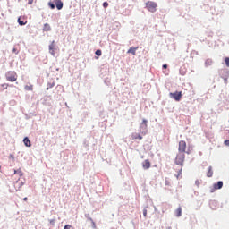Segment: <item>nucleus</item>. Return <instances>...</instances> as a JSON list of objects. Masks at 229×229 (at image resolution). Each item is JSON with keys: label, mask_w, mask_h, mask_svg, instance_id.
Returning a JSON list of instances; mask_svg holds the SVG:
<instances>
[{"label": "nucleus", "mask_w": 229, "mask_h": 229, "mask_svg": "<svg viewBox=\"0 0 229 229\" xmlns=\"http://www.w3.org/2000/svg\"><path fill=\"white\" fill-rule=\"evenodd\" d=\"M184 159H185L184 153L179 152V154H177V157H175V164L180 165L182 167ZM182 168L179 169V174H177L176 175L177 179L182 177Z\"/></svg>", "instance_id": "1"}, {"label": "nucleus", "mask_w": 229, "mask_h": 229, "mask_svg": "<svg viewBox=\"0 0 229 229\" xmlns=\"http://www.w3.org/2000/svg\"><path fill=\"white\" fill-rule=\"evenodd\" d=\"M6 81L10 82H15L17 81L18 75L15 72L9 71L5 73Z\"/></svg>", "instance_id": "2"}, {"label": "nucleus", "mask_w": 229, "mask_h": 229, "mask_svg": "<svg viewBox=\"0 0 229 229\" xmlns=\"http://www.w3.org/2000/svg\"><path fill=\"white\" fill-rule=\"evenodd\" d=\"M146 7L150 13H156L157 8V4L153 1H148L146 3Z\"/></svg>", "instance_id": "3"}, {"label": "nucleus", "mask_w": 229, "mask_h": 229, "mask_svg": "<svg viewBox=\"0 0 229 229\" xmlns=\"http://www.w3.org/2000/svg\"><path fill=\"white\" fill-rule=\"evenodd\" d=\"M169 97H170V98H172L175 101H181V99L182 98V91L170 92Z\"/></svg>", "instance_id": "4"}, {"label": "nucleus", "mask_w": 229, "mask_h": 229, "mask_svg": "<svg viewBox=\"0 0 229 229\" xmlns=\"http://www.w3.org/2000/svg\"><path fill=\"white\" fill-rule=\"evenodd\" d=\"M187 148V143L185 140L179 141V153H185Z\"/></svg>", "instance_id": "5"}, {"label": "nucleus", "mask_w": 229, "mask_h": 229, "mask_svg": "<svg viewBox=\"0 0 229 229\" xmlns=\"http://www.w3.org/2000/svg\"><path fill=\"white\" fill-rule=\"evenodd\" d=\"M55 51H56L55 41H52L51 44L49 45V53L52 55H55Z\"/></svg>", "instance_id": "6"}, {"label": "nucleus", "mask_w": 229, "mask_h": 229, "mask_svg": "<svg viewBox=\"0 0 229 229\" xmlns=\"http://www.w3.org/2000/svg\"><path fill=\"white\" fill-rule=\"evenodd\" d=\"M54 3L55 4V7L57 10H62L64 7V3L62 2V0H54Z\"/></svg>", "instance_id": "7"}, {"label": "nucleus", "mask_w": 229, "mask_h": 229, "mask_svg": "<svg viewBox=\"0 0 229 229\" xmlns=\"http://www.w3.org/2000/svg\"><path fill=\"white\" fill-rule=\"evenodd\" d=\"M224 186L223 181H218L216 183H214L213 187L215 191L221 190Z\"/></svg>", "instance_id": "8"}, {"label": "nucleus", "mask_w": 229, "mask_h": 229, "mask_svg": "<svg viewBox=\"0 0 229 229\" xmlns=\"http://www.w3.org/2000/svg\"><path fill=\"white\" fill-rule=\"evenodd\" d=\"M142 167L145 170L151 168V163L149 162V160H145L144 163H142Z\"/></svg>", "instance_id": "9"}, {"label": "nucleus", "mask_w": 229, "mask_h": 229, "mask_svg": "<svg viewBox=\"0 0 229 229\" xmlns=\"http://www.w3.org/2000/svg\"><path fill=\"white\" fill-rule=\"evenodd\" d=\"M24 17L18 18V24H20L21 26H25L27 24V21H24Z\"/></svg>", "instance_id": "10"}, {"label": "nucleus", "mask_w": 229, "mask_h": 229, "mask_svg": "<svg viewBox=\"0 0 229 229\" xmlns=\"http://www.w3.org/2000/svg\"><path fill=\"white\" fill-rule=\"evenodd\" d=\"M213 174H214L213 167H212V166H209V167H208V173H207V177H208V178H211V177H213Z\"/></svg>", "instance_id": "11"}, {"label": "nucleus", "mask_w": 229, "mask_h": 229, "mask_svg": "<svg viewBox=\"0 0 229 229\" xmlns=\"http://www.w3.org/2000/svg\"><path fill=\"white\" fill-rule=\"evenodd\" d=\"M131 138L132 140H142V136L140 133H132Z\"/></svg>", "instance_id": "12"}, {"label": "nucleus", "mask_w": 229, "mask_h": 229, "mask_svg": "<svg viewBox=\"0 0 229 229\" xmlns=\"http://www.w3.org/2000/svg\"><path fill=\"white\" fill-rule=\"evenodd\" d=\"M51 30H52L51 25H49V23H45L43 30L46 32H49L51 31Z\"/></svg>", "instance_id": "13"}, {"label": "nucleus", "mask_w": 229, "mask_h": 229, "mask_svg": "<svg viewBox=\"0 0 229 229\" xmlns=\"http://www.w3.org/2000/svg\"><path fill=\"white\" fill-rule=\"evenodd\" d=\"M23 142H24V144H25V146H26L27 148H30L31 143H30V140H29L28 137H25V138H24Z\"/></svg>", "instance_id": "14"}, {"label": "nucleus", "mask_w": 229, "mask_h": 229, "mask_svg": "<svg viewBox=\"0 0 229 229\" xmlns=\"http://www.w3.org/2000/svg\"><path fill=\"white\" fill-rule=\"evenodd\" d=\"M182 209L181 207L177 208V209H175V216L180 217L182 216Z\"/></svg>", "instance_id": "15"}, {"label": "nucleus", "mask_w": 229, "mask_h": 229, "mask_svg": "<svg viewBox=\"0 0 229 229\" xmlns=\"http://www.w3.org/2000/svg\"><path fill=\"white\" fill-rule=\"evenodd\" d=\"M137 49H139V47H131L129 50H128V54L131 53L133 55H136V51Z\"/></svg>", "instance_id": "16"}, {"label": "nucleus", "mask_w": 229, "mask_h": 229, "mask_svg": "<svg viewBox=\"0 0 229 229\" xmlns=\"http://www.w3.org/2000/svg\"><path fill=\"white\" fill-rule=\"evenodd\" d=\"M213 64V60L211 59H207L205 62L206 67L211 66Z\"/></svg>", "instance_id": "17"}, {"label": "nucleus", "mask_w": 229, "mask_h": 229, "mask_svg": "<svg viewBox=\"0 0 229 229\" xmlns=\"http://www.w3.org/2000/svg\"><path fill=\"white\" fill-rule=\"evenodd\" d=\"M26 91H32L33 90V85H26L25 86Z\"/></svg>", "instance_id": "18"}, {"label": "nucleus", "mask_w": 229, "mask_h": 229, "mask_svg": "<svg viewBox=\"0 0 229 229\" xmlns=\"http://www.w3.org/2000/svg\"><path fill=\"white\" fill-rule=\"evenodd\" d=\"M147 123L148 122L145 119H143L140 128H144L145 130H147V127H148Z\"/></svg>", "instance_id": "19"}, {"label": "nucleus", "mask_w": 229, "mask_h": 229, "mask_svg": "<svg viewBox=\"0 0 229 229\" xmlns=\"http://www.w3.org/2000/svg\"><path fill=\"white\" fill-rule=\"evenodd\" d=\"M1 87H3V90H5V89H8L9 84L8 83H3V84H1Z\"/></svg>", "instance_id": "20"}, {"label": "nucleus", "mask_w": 229, "mask_h": 229, "mask_svg": "<svg viewBox=\"0 0 229 229\" xmlns=\"http://www.w3.org/2000/svg\"><path fill=\"white\" fill-rule=\"evenodd\" d=\"M20 174V176L22 175L21 172L19 171V170H18V171H17V170H13V174Z\"/></svg>", "instance_id": "21"}, {"label": "nucleus", "mask_w": 229, "mask_h": 229, "mask_svg": "<svg viewBox=\"0 0 229 229\" xmlns=\"http://www.w3.org/2000/svg\"><path fill=\"white\" fill-rule=\"evenodd\" d=\"M165 186H171V181H169V179H165Z\"/></svg>", "instance_id": "22"}, {"label": "nucleus", "mask_w": 229, "mask_h": 229, "mask_svg": "<svg viewBox=\"0 0 229 229\" xmlns=\"http://www.w3.org/2000/svg\"><path fill=\"white\" fill-rule=\"evenodd\" d=\"M224 61H225V65L227 67H229V57H225Z\"/></svg>", "instance_id": "23"}, {"label": "nucleus", "mask_w": 229, "mask_h": 229, "mask_svg": "<svg viewBox=\"0 0 229 229\" xmlns=\"http://www.w3.org/2000/svg\"><path fill=\"white\" fill-rule=\"evenodd\" d=\"M95 54L98 55V56H100V55H102V50H97L96 52H95Z\"/></svg>", "instance_id": "24"}, {"label": "nucleus", "mask_w": 229, "mask_h": 229, "mask_svg": "<svg viewBox=\"0 0 229 229\" xmlns=\"http://www.w3.org/2000/svg\"><path fill=\"white\" fill-rule=\"evenodd\" d=\"M64 229H75L74 227H72V225H67L64 227Z\"/></svg>", "instance_id": "25"}, {"label": "nucleus", "mask_w": 229, "mask_h": 229, "mask_svg": "<svg viewBox=\"0 0 229 229\" xmlns=\"http://www.w3.org/2000/svg\"><path fill=\"white\" fill-rule=\"evenodd\" d=\"M224 145L229 147V139L224 141Z\"/></svg>", "instance_id": "26"}, {"label": "nucleus", "mask_w": 229, "mask_h": 229, "mask_svg": "<svg viewBox=\"0 0 229 229\" xmlns=\"http://www.w3.org/2000/svg\"><path fill=\"white\" fill-rule=\"evenodd\" d=\"M109 6V4L107 2L103 3V7L107 8Z\"/></svg>", "instance_id": "27"}, {"label": "nucleus", "mask_w": 229, "mask_h": 229, "mask_svg": "<svg viewBox=\"0 0 229 229\" xmlns=\"http://www.w3.org/2000/svg\"><path fill=\"white\" fill-rule=\"evenodd\" d=\"M48 5L50 6L51 9L55 8V5L53 3H49Z\"/></svg>", "instance_id": "28"}, {"label": "nucleus", "mask_w": 229, "mask_h": 229, "mask_svg": "<svg viewBox=\"0 0 229 229\" xmlns=\"http://www.w3.org/2000/svg\"><path fill=\"white\" fill-rule=\"evenodd\" d=\"M143 216H144L145 217L147 216V209H146V208L143 210Z\"/></svg>", "instance_id": "29"}, {"label": "nucleus", "mask_w": 229, "mask_h": 229, "mask_svg": "<svg viewBox=\"0 0 229 229\" xmlns=\"http://www.w3.org/2000/svg\"><path fill=\"white\" fill-rule=\"evenodd\" d=\"M12 53H17V49L16 48H13L12 49Z\"/></svg>", "instance_id": "30"}, {"label": "nucleus", "mask_w": 229, "mask_h": 229, "mask_svg": "<svg viewBox=\"0 0 229 229\" xmlns=\"http://www.w3.org/2000/svg\"><path fill=\"white\" fill-rule=\"evenodd\" d=\"M54 86H55V83H53V84H49V89L54 88Z\"/></svg>", "instance_id": "31"}, {"label": "nucleus", "mask_w": 229, "mask_h": 229, "mask_svg": "<svg viewBox=\"0 0 229 229\" xmlns=\"http://www.w3.org/2000/svg\"><path fill=\"white\" fill-rule=\"evenodd\" d=\"M168 65L167 64H164L163 65V69H167Z\"/></svg>", "instance_id": "32"}, {"label": "nucleus", "mask_w": 229, "mask_h": 229, "mask_svg": "<svg viewBox=\"0 0 229 229\" xmlns=\"http://www.w3.org/2000/svg\"><path fill=\"white\" fill-rule=\"evenodd\" d=\"M33 3V0H29V4H31Z\"/></svg>", "instance_id": "33"}, {"label": "nucleus", "mask_w": 229, "mask_h": 229, "mask_svg": "<svg viewBox=\"0 0 229 229\" xmlns=\"http://www.w3.org/2000/svg\"><path fill=\"white\" fill-rule=\"evenodd\" d=\"M23 200H24V201H27V200H28V198H27V197H25V198L23 199Z\"/></svg>", "instance_id": "34"}, {"label": "nucleus", "mask_w": 229, "mask_h": 229, "mask_svg": "<svg viewBox=\"0 0 229 229\" xmlns=\"http://www.w3.org/2000/svg\"><path fill=\"white\" fill-rule=\"evenodd\" d=\"M142 134L146 135V131H145V132H142Z\"/></svg>", "instance_id": "35"}]
</instances>
